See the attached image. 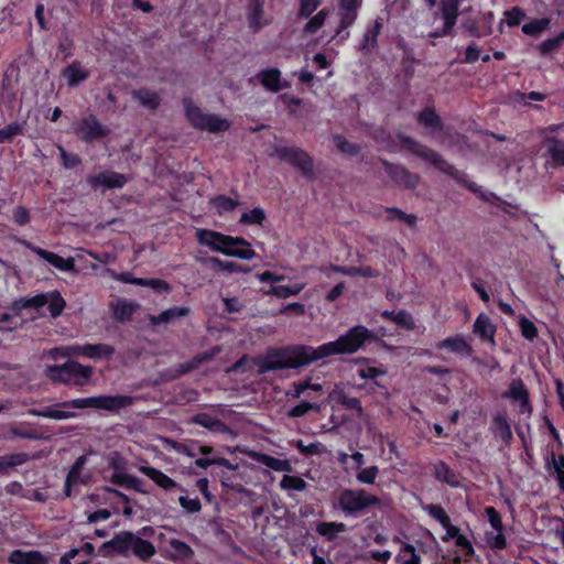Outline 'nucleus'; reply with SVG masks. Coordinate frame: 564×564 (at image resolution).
Wrapping results in <instances>:
<instances>
[{
	"instance_id": "obj_41",
	"label": "nucleus",
	"mask_w": 564,
	"mask_h": 564,
	"mask_svg": "<svg viewBox=\"0 0 564 564\" xmlns=\"http://www.w3.org/2000/svg\"><path fill=\"white\" fill-rule=\"evenodd\" d=\"M263 15V0H250L248 7V22L249 26L253 31H258L262 28L261 22Z\"/></svg>"
},
{
	"instance_id": "obj_11",
	"label": "nucleus",
	"mask_w": 564,
	"mask_h": 564,
	"mask_svg": "<svg viewBox=\"0 0 564 564\" xmlns=\"http://www.w3.org/2000/svg\"><path fill=\"white\" fill-rule=\"evenodd\" d=\"M26 300L29 308H41L48 304V312L52 318L61 316L66 307V301L57 290L47 293H39L34 296L28 297Z\"/></svg>"
},
{
	"instance_id": "obj_10",
	"label": "nucleus",
	"mask_w": 564,
	"mask_h": 564,
	"mask_svg": "<svg viewBox=\"0 0 564 564\" xmlns=\"http://www.w3.org/2000/svg\"><path fill=\"white\" fill-rule=\"evenodd\" d=\"M122 556L124 557L132 554L140 561L147 562L155 554V547L150 541L135 535L131 531H122Z\"/></svg>"
},
{
	"instance_id": "obj_50",
	"label": "nucleus",
	"mask_w": 564,
	"mask_h": 564,
	"mask_svg": "<svg viewBox=\"0 0 564 564\" xmlns=\"http://www.w3.org/2000/svg\"><path fill=\"white\" fill-rule=\"evenodd\" d=\"M22 134H24L23 124L18 121H13L7 124L4 128L0 129V144L9 143L13 140L14 137Z\"/></svg>"
},
{
	"instance_id": "obj_58",
	"label": "nucleus",
	"mask_w": 564,
	"mask_h": 564,
	"mask_svg": "<svg viewBox=\"0 0 564 564\" xmlns=\"http://www.w3.org/2000/svg\"><path fill=\"white\" fill-rule=\"evenodd\" d=\"M321 4L322 0H300V8L297 12L299 18H310Z\"/></svg>"
},
{
	"instance_id": "obj_34",
	"label": "nucleus",
	"mask_w": 564,
	"mask_h": 564,
	"mask_svg": "<svg viewBox=\"0 0 564 564\" xmlns=\"http://www.w3.org/2000/svg\"><path fill=\"white\" fill-rule=\"evenodd\" d=\"M133 99L138 100L140 105L150 109L156 110L161 105V97L156 91L149 88H140L132 91Z\"/></svg>"
},
{
	"instance_id": "obj_20",
	"label": "nucleus",
	"mask_w": 564,
	"mask_h": 564,
	"mask_svg": "<svg viewBox=\"0 0 564 564\" xmlns=\"http://www.w3.org/2000/svg\"><path fill=\"white\" fill-rule=\"evenodd\" d=\"M93 187L104 186L106 188H122L127 183V177L118 172H100L87 178Z\"/></svg>"
},
{
	"instance_id": "obj_8",
	"label": "nucleus",
	"mask_w": 564,
	"mask_h": 564,
	"mask_svg": "<svg viewBox=\"0 0 564 564\" xmlns=\"http://www.w3.org/2000/svg\"><path fill=\"white\" fill-rule=\"evenodd\" d=\"M274 152L280 161L290 163L306 178H314L313 160L306 151L296 147H276Z\"/></svg>"
},
{
	"instance_id": "obj_36",
	"label": "nucleus",
	"mask_w": 564,
	"mask_h": 564,
	"mask_svg": "<svg viewBox=\"0 0 564 564\" xmlns=\"http://www.w3.org/2000/svg\"><path fill=\"white\" fill-rule=\"evenodd\" d=\"M375 361V359L367 357H360L356 359V364L364 365L357 370V373L361 379L376 380L378 377L384 376L387 373V369L384 367H373L369 365L370 362Z\"/></svg>"
},
{
	"instance_id": "obj_57",
	"label": "nucleus",
	"mask_w": 564,
	"mask_h": 564,
	"mask_svg": "<svg viewBox=\"0 0 564 564\" xmlns=\"http://www.w3.org/2000/svg\"><path fill=\"white\" fill-rule=\"evenodd\" d=\"M519 328L521 330V335L530 341L538 337L539 333L535 324L524 316L519 319Z\"/></svg>"
},
{
	"instance_id": "obj_26",
	"label": "nucleus",
	"mask_w": 564,
	"mask_h": 564,
	"mask_svg": "<svg viewBox=\"0 0 564 564\" xmlns=\"http://www.w3.org/2000/svg\"><path fill=\"white\" fill-rule=\"evenodd\" d=\"M32 251L37 254L41 259H44L50 264L61 271H73L75 269V261L73 258H63L59 254L42 249L40 247H33Z\"/></svg>"
},
{
	"instance_id": "obj_6",
	"label": "nucleus",
	"mask_w": 564,
	"mask_h": 564,
	"mask_svg": "<svg viewBox=\"0 0 564 564\" xmlns=\"http://www.w3.org/2000/svg\"><path fill=\"white\" fill-rule=\"evenodd\" d=\"M183 107L187 121L197 130L212 133L225 132L230 128V122L215 113H205L194 104L191 97L183 98Z\"/></svg>"
},
{
	"instance_id": "obj_38",
	"label": "nucleus",
	"mask_w": 564,
	"mask_h": 564,
	"mask_svg": "<svg viewBox=\"0 0 564 564\" xmlns=\"http://www.w3.org/2000/svg\"><path fill=\"white\" fill-rule=\"evenodd\" d=\"M205 263H209L215 270L228 272V273H248L250 269L234 261H224L216 257H208L203 260Z\"/></svg>"
},
{
	"instance_id": "obj_32",
	"label": "nucleus",
	"mask_w": 564,
	"mask_h": 564,
	"mask_svg": "<svg viewBox=\"0 0 564 564\" xmlns=\"http://www.w3.org/2000/svg\"><path fill=\"white\" fill-rule=\"evenodd\" d=\"M188 314H189L188 307L173 306V307H170V308L161 312L159 315H150L149 321H150L151 325L158 326L161 324H167L175 318L187 316Z\"/></svg>"
},
{
	"instance_id": "obj_3",
	"label": "nucleus",
	"mask_w": 564,
	"mask_h": 564,
	"mask_svg": "<svg viewBox=\"0 0 564 564\" xmlns=\"http://www.w3.org/2000/svg\"><path fill=\"white\" fill-rule=\"evenodd\" d=\"M398 140L401 145L409 150L411 153L416 155L417 158L430 162L435 169L441 171L442 173L448 175L451 178L455 180L457 183L462 184L471 193L478 195L482 189L481 186L476 184L475 182L468 181L467 176L464 172L457 170L453 164L447 162L438 152L427 148L424 144H421L414 138L405 135L403 133L397 134Z\"/></svg>"
},
{
	"instance_id": "obj_42",
	"label": "nucleus",
	"mask_w": 564,
	"mask_h": 564,
	"mask_svg": "<svg viewBox=\"0 0 564 564\" xmlns=\"http://www.w3.org/2000/svg\"><path fill=\"white\" fill-rule=\"evenodd\" d=\"M316 531L328 541H333L337 538L338 533L346 531V525L343 522H319Z\"/></svg>"
},
{
	"instance_id": "obj_48",
	"label": "nucleus",
	"mask_w": 564,
	"mask_h": 564,
	"mask_svg": "<svg viewBox=\"0 0 564 564\" xmlns=\"http://www.w3.org/2000/svg\"><path fill=\"white\" fill-rule=\"evenodd\" d=\"M267 215L263 208L254 207L249 212L242 213L239 223L242 225H259L262 226Z\"/></svg>"
},
{
	"instance_id": "obj_12",
	"label": "nucleus",
	"mask_w": 564,
	"mask_h": 564,
	"mask_svg": "<svg viewBox=\"0 0 564 564\" xmlns=\"http://www.w3.org/2000/svg\"><path fill=\"white\" fill-rule=\"evenodd\" d=\"M383 169L388 176L393 181L397 186L414 189L420 183V176L409 171L401 164L391 163L386 159H380Z\"/></svg>"
},
{
	"instance_id": "obj_7",
	"label": "nucleus",
	"mask_w": 564,
	"mask_h": 564,
	"mask_svg": "<svg viewBox=\"0 0 564 564\" xmlns=\"http://www.w3.org/2000/svg\"><path fill=\"white\" fill-rule=\"evenodd\" d=\"M381 505V499L365 489H344L338 497V507L346 516L364 513L370 507Z\"/></svg>"
},
{
	"instance_id": "obj_51",
	"label": "nucleus",
	"mask_w": 564,
	"mask_h": 564,
	"mask_svg": "<svg viewBox=\"0 0 564 564\" xmlns=\"http://www.w3.org/2000/svg\"><path fill=\"white\" fill-rule=\"evenodd\" d=\"M306 486V481L299 476L284 475L280 481V487L283 490L303 491Z\"/></svg>"
},
{
	"instance_id": "obj_54",
	"label": "nucleus",
	"mask_w": 564,
	"mask_h": 564,
	"mask_svg": "<svg viewBox=\"0 0 564 564\" xmlns=\"http://www.w3.org/2000/svg\"><path fill=\"white\" fill-rule=\"evenodd\" d=\"M86 463H87L86 455H80L79 457L76 458V460L72 465V467L68 470V474L66 476L68 478V481H76L78 484L86 482V480H84L80 477L82 470H83L84 466L86 465Z\"/></svg>"
},
{
	"instance_id": "obj_45",
	"label": "nucleus",
	"mask_w": 564,
	"mask_h": 564,
	"mask_svg": "<svg viewBox=\"0 0 564 564\" xmlns=\"http://www.w3.org/2000/svg\"><path fill=\"white\" fill-rule=\"evenodd\" d=\"M336 401L345 409L355 411L357 416H361L364 414L361 402L356 397H349L344 391H339L336 395Z\"/></svg>"
},
{
	"instance_id": "obj_61",
	"label": "nucleus",
	"mask_w": 564,
	"mask_h": 564,
	"mask_svg": "<svg viewBox=\"0 0 564 564\" xmlns=\"http://www.w3.org/2000/svg\"><path fill=\"white\" fill-rule=\"evenodd\" d=\"M12 221L20 227L30 224V221H31L30 210L24 206H21V205L17 206L12 210Z\"/></svg>"
},
{
	"instance_id": "obj_64",
	"label": "nucleus",
	"mask_w": 564,
	"mask_h": 564,
	"mask_svg": "<svg viewBox=\"0 0 564 564\" xmlns=\"http://www.w3.org/2000/svg\"><path fill=\"white\" fill-rule=\"evenodd\" d=\"M507 24L510 28L518 26L525 17L524 11L519 7H513L505 12Z\"/></svg>"
},
{
	"instance_id": "obj_17",
	"label": "nucleus",
	"mask_w": 564,
	"mask_h": 564,
	"mask_svg": "<svg viewBox=\"0 0 564 564\" xmlns=\"http://www.w3.org/2000/svg\"><path fill=\"white\" fill-rule=\"evenodd\" d=\"M57 370L68 372L74 386L86 384L93 376V368L90 366H84L75 360H67L66 362L62 364L61 368Z\"/></svg>"
},
{
	"instance_id": "obj_21",
	"label": "nucleus",
	"mask_w": 564,
	"mask_h": 564,
	"mask_svg": "<svg viewBox=\"0 0 564 564\" xmlns=\"http://www.w3.org/2000/svg\"><path fill=\"white\" fill-rule=\"evenodd\" d=\"M460 0H441L440 11L443 19V32L453 33L459 15Z\"/></svg>"
},
{
	"instance_id": "obj_31",
	"label": "nucleus",
	"mask_w": 564,
	"mask_h": 564,
	"mask_svg": "<svg viewBox=\"0 0 564 564\" xmlns=\"http://www.w3.org/2000/svg\"><path fill=\"white\" fill-rule=\"evenodd\" d=\"M474 333L482 340L494 341L496 334V326L492 324L490 317L485 313H480L474 323Z\"/></svg>"
},
{
	"instance_id": "obj_62",
	"label": "nucleus",
	"mask_w": 564,
	"mask_h": 564,
	"mask_svg": "<svg viewBox=\"0 0 564 564\" xmlns=\"http://www.w3.org/2000/svg\"><path fill=\"white\" fill-rule=\"evenodd\" d=\"M178 503L188 513H197L202 510V503L197 497L188 498L187 496H180Z\"/></svg>"
},
{
	"instance_id": "obj_53",
	"label": "nucleus",
	"mask_w": 564,
	"mask_h": 564,
	"mask_svg": "<svg viewBox=\"0 0 564 564\" xmlns=\"http://www.w3.org/2000/svg\"><path fill=\"white\" fill-rule=\"evenodd\" d=\"M61 365H52L48 366L45 370L46 377L53 382L64 383V384H73L70 375L68 372L58 371Z\"/></svg>"
},
{
	"instance_id": "obj_24",
	"label": "nucleus",
	"mask_w": 564,
	"mask_h": 564,
	"mask_svg": "<svg viewBox=\"0 0 564 564\" xmlns=\"http://www.w3.org/2000/svg\"><path fill=\"white\" fill-rule=\"evenodd\" d=\"M490 431L497 440H500L506 446L511 444L513 438L511 426L503 413H497L492 416Z\"/></svg>"
},
{
	"instance_id": "obj_59",
	"label": "nucleus",
	"mask_w": 564,
	"mask_h": 564,
	"mask_svg": "<svg viewBox=\"0 0 564 564\" xmlns=\"http://www.w3.org/2000/svg\"><path fill=\"white\" fill-rule=\"evenodd\" d=\"M62 164L65 169H74L82 163V159L76 153H68L63 147L58 148Z\"/></svg>"
},
{
	"instance_id": "obj_63",
	"label": "nucleus",
	"mask_w": 564,
	"mask_h": 564,
	"mask_svg": "<svg viewBox=\"0 0 564 564\" xmlns=\"http://www.w3.org/2000/svg\"><path fill=\"white\" fill-rule=\"evenodd\" d=\"M319 406L316 403H311L308 401H302L299 404L294 405L289 411V416L291 417H301L307 414L311 410H318Z\"/></svg>"
},
{
	"instance_id": "obj_56",
	"label": "nucleus",
	"mask_w": 564,
	"mask_h": 564,
	"mask_svg": "<svg viewBox=\"0 0 564 564\" xmlns=\"http://www.w3.org/2000/svg\"><path fill=\"white\" fill-rule=\"evenodd\" d=\"M378 475H379V468H378V466L373 465V466H369V467L360 469L356 474V479L360 484L373 485L376 482Z\"/></svg>"
},
{
	"instance_id": "obj_55",
	"label": "nucleus",
	"mask_w": 564,
	"mask_h": 564,
	"mask_svg": "<svg viewBox=\"0 0 564 564\" xmlns=\"http://www.w3.org/2000/svg\"><path fill=\"white\" fill-rule=\"evenodd\" d=\"M262 463L275 471H291L292 466L288 459H280L270 455H263Z\"/></svg>"
},
{
	"instance_id": "obj_30",
	"label": "nucleus",
	"mask_w": 564,
	"mask_h": 564,
	"mask_svg": "<svg viewBox=\"0 0 564 564\" xmlns=\"http://www.w3.org/2000/svg\"><path fill=\"white\" fill-rule=\"evenodd\" d=\"M416 121L420 126L430 128L433 131H442L444 123L442 118L433 107H425L416 115Z\"/></svg>"
},
{
	"instance_id": "obj_4",
	"label": "nucleus",
	"mask_w": 564,
	"mask_h": 564,
	"mask_svg": "<svg viewBox=\"0 0 564 564\" xmlns=\"http://www.w3.org/2000/svg\"><path fill=\"white\" fill-rule=\"evenodd\" d=\"M197 242L210 248L215 252L242 260L257 258L256 251L243 237H232L212 229L199 228L195 232Z\"/></svg>"
},
{
	"instance_id": "obj_16",
	"label": "nucleus",
	"mask_w": 564,
	"mask_h": 564,
	"mask_svg": "<svg viewBox=\"0 0 564 564\" xmlns=\"http://www.w3.org/2000/svg\"><path fill=\"white\" fill-rule=\"evenodd\" d=\"M74 355L83 356L93 360L108 359L115 354V347L108 344H84L73 346Z\"/></svg>"
},
{
	"instance_id": "obj_35",
	"label": "nucleus",
	"mask_w": 564,
	"mask_h": 564,
	"mask_svg": "<svg viewBox=\"0 0 564 564\" xmlns=\"http://www.w3.org/2000/svg\"><path fill=\"white\" fill-rule=\"evenodd\" d=\"M167 544L171 549L170 558L174 562L188 561L194 556V550L181 540L170 539Z\"/></svg>"
},
{
	"instance_id": "obj_27",
	"label": "nucleus",
	"mask_w": 564,
	"mask_h": 564,
	"mask_svg": "<svg viewBox=\"0 0 564 564\" xmlns=\"http://www.w3.org/2000/svg\"><path fill=\"white\" fill-rule=\"evenodd\" d=\"M10 564H47V558L40 551H23L20 549L13 550L9 556Z\"/></svg>"
},
{
	"instance_id": "obj_29",
	"label": "nucleus",
	"mask_w": 564,
	"mask_h": 564,
	"mask_svg": "<svg viewBox=\"0 0 564 564\" xmlns=\"http://www.w3.org/2000/svg\"><path fill=\"white\" fill-rule=\"evenodd\" d=\"M192 423L203 426L210 432L226 434L229 432V427L216 416H213L206 412H199L192 417Z\"/></svg>"
},
{
	"instance_id": "obj_46",
	"label": "nucleus",
	"mask_w": 564,
	"mask_h": 564,
	"mask_svg": "<svg viewBox=\"0 0 564 564\" xmlns=\"http://www.w3.org/2000/svg\"><path fill=\"white\" fill-rule=\"evenodd\" d=\"M210 203L216 208L219 215H221L223 213H230L235 210L239 205L238 200L226 195H217L214 198H212Z\"/></svg>"
},
{
	"instance_id": "obj_40",
	"label": "nucleus",
	"mask_w": 564,
	"mask_h": 564,
	"mask_svg": "<svg viewBox=\"0 0 564 564\" xmlns=\"http://www.w3.org/2000/svg\"><path fill=\"white\" fill-rule=\"evenodd\" d=\"M122 531L115 534V536L99 546L98 554L104 557H111L113 555L122 556L123 551Z\"/></svg>"
},
{
	"instance_id": "obj_43",
	"label": "nucleus",
	"mask_w": 564,
	"mask_h": 564,
	"mask_svg": "<svg viewBox=\"0 0 564 564\" xmlns=\"http://www.w3.org/2000/svg\"><path fill=\"white\" fill-rule=\"evenodd\" d=\"M550 24L551 20L549 18L533 19L522 25V32L525 35L538 37L550 28Z\"/></svg>"
},
{
	"instance_id": "obj_2",
	"label": "nucleus",
	"mask_w": 564,
	"mask_h": 564,
	"mask_svg": "<svg viewBox=\"0 0 564 564\" xmlns=\"http://www.w3.org/2000/svg\"><path fill=\"white\" fill-rule=\"evenodd\" d=\"M133 403V398L130 395H95L88 398H78L58 402L52 406H44L41 409H31L29 413L34 416L52 419V420H68L76 416L75 412L68 411L69 409H97L116 412L121 409L128 408Z\"/></svg>"
},
{
	"instance_id": "obj_52",
	"label": "nucleus",
	"mask_w": 564,
	"mask_h": 564,
	"mask_svg": "<svg viewBox=\"0 0 564 564\" xmlns=\"http://www.w3.org/2000/svg\"><path fill=\"white\" fill-rule=\"evenodd\" d=\"M334 142L337 149L348 156H356L360 152V147L358 144L346 140L339 134L334 135Z\"/></svg>"
},
{
	"instance_id": "obj_39",
	"label": "nucleus",
	"mask_w": 564,
	"mask_h": 564,
	"mask_svg": "<svg viewBox=\"0 0 564 564\" xmlns=\"http://www.w3.org/2000/svg\"><path fill=\"white\" fill-rule=\"evenodd\" d=\"M28 453H14L0 456V474L8 475L9 470L29 462Z\"/></svg>"
},
{
	"instance_id": "obj_5",
	"label": "nucleus",
	"mask_w": 564,
	"mask_h": 564,
	"mask_svg": "<svg viewBox=\"0 0 564 564\" xmlns=\"http://www.w3.org/2000/svg\"><path fill=\"white\" fill-rule=\"evenodd\" d=\"M423 510L446 530V533L441 538L443 542L446 543L454 540L455 545L460 550L465 561H469L475 555L471 541L460 533L458 527L452 524L449 516L441 505H425Z\"/></svg>"
},
{
	"instance_id": "obj_22",
	"label": "nucleus",
	"mask_w": 564,
	"mask_h": 564,
	"mask_svg": "<svg viewBox=\"0 0 564 564\" xmlns=\"http://www.w3.org/2000/svg\"><path fill=\"white\" fill-rule=\"evenodd\" d=\"M260 84L269 91L279 93L281 89L289 88L291 85L288 80L281 79V70L279 68H265L258 73Z\"/></svg>"
},
{
	"instance_id": "obj_1",
	"label": "nucleus",
	"mask_w": 564,
	"mask_h": 564,
	"mask_svg": "<svg viewBox=\"0 0 564 564\" xmlns=\"http://www.w3.org/2000/svg\"><path fill=\"white\" fill-rule=\"evenodd\" d=\"M377 336L364 325L350 327L336 340L318 347L295 344L279 348L269 347L265 354L258 357L256 365L260 373L269 371L300 369L321 359L335 355H351L357 352L367 341H373Z\"/></svg>"
},
{
	"instance_id": "obj_14",
	"label": "nucleus",
	"mask_w": 564,
	"mask_h": 564,
	"mask_svg": "<svg viewBox=\"0 0 564 564\" xmlns=\"http://www.w3.org/2000/svg\"><path fill=\"white\" fill-rule=\"evenodd\" d=\"M502 398L517 402L521 414L532 413L533 408L530 401V394L522 379H512L508 390L502 393Z\"/></svg>"
},
{
	"instance_id": "obj_9",
	"label": "nucleus",
	"mask_w": 564,
	"mask_h": 564,
	"mask_svg": "<svg viewBox=\"0 0 564 564\" xmlns=\"http://www.w3.org/2000/svg\"><path fill=\"white\" fill-rule=\"evenodd\" d=\"M72 130L86 143H91L96 140L106 138L110 132V130L102 126L98 118L93 113L73 123Z\"/></svg>"
},
{
	"instance_id": "obj_19",
	"label": "nucleus",
	"mask_w": 564,
	"mask_h": 564,
	"mask_svg": "<svg viewBox=\"0 0 564 564\" xmlns=\"http://www.w3.org/2000/svg\"><path fill=\"white\" fill-rule=\"evenodd\" d=\"M61 76L69 88H75L89 78L90 72L82 65L80 61L75 59L62 69Z\"/></svg>"
},
{
	"instance_id": "obj_60",
	"label": "nucleus",
	"mask_w": 564,
	"mask_h": 564,
	"mask_svg": "<svg viewBox=\"0 0 564 564\" xmlns=\"http://www.w3.org/2000/svg\"><path fill=\"white\" fill-rule=\"evenodd\" d=\"M394 323L406 330H413L415 328V322L412 315L405 310H400L394 316Z\"/></svg>"
},
{
	"instance_id": "obj_28",
	"label": "nucleus",
	"mask_w": 564,
	"mask_h": 564,
	"mask_svg": "<svg viewBox=\"0 0 564 564\" xmlns=\"http://www.w3.org/2000/svg\"><path fill=\"white\" fill-rule=\"evenodd\" d=\"M435 348L441 349H447L452 352L463 355V356H470L473 352L471 346L465 340V338L462 335H456L454 337H447L443 340H440L436 343Z\"/></svg>"
},
{
	"instance_id": "obj_23",
	"label": "nucleus",
	"mask_w": 564,
	"mask_h": 564,
	"mask_svg": "<svg viewBox=\"0 0 564 564\" xmlns=\"http://www.w3.org/2000/svg\"><path fill=\"white\" fill-rule=\"evenodd\" d=\"M139 310V304L135 302H128L127 300L119 299L110 303V311L112 318L121 324L130 322L133 314Z\"/></svg>"
},
{
	"instance_id": "obj_33",
	"label": "nucleus",
	"mask_w": 564,
	"mask_h": 564,
	"mask_svg": "<svg viewBox=\"0 0 564 564\" xmlns=\"http://www.w3.org/2000/svg\"><path fill=\"white\" fill-rule=\"evenodd\" d=\"M433 476L436 480L447 484L453 488H456L459 485L455 473L444 460H437L433 465Z\"/></svg>"
},
{
	"instance_id": "obj_37",
	"label": "nucleus",
	"mask_w": 564,
	"mask_h": 564,
	"mask_svg": "<svg viewBox=\"0 0 564 564\" xmlns=\"http://www.w3.org/2000/svg\"><path fill=\"white\" fill-rule=\"evenodd\" d=\"M109 480L111 484L122 487L124 489L143 492V490L141 488L142 480L133 475L126 474L123 471L122 473H113Z\"/></svg>"
},
{
	"instance_id": "obj_49",
	"label": "nucleus",
	"mask_w": 564,
	"mask_h": 564,
	"mask_svg": "<svg viewBox=\"0 0 564 564\" xmlns=\"http://www.w3.org/2000/svg\"><path fill=\"white\" fill-rule=\"evenodd\" d=\"M386 212L388 220H400L405 223L411 228L415 227L416 225L417 218L413 214H406L398 207H388Z\"/></svg>"
},
{
	"instance_id": "obj_47",
	"label": "nucleus",
	"mask_w": 564,
	"mask_h": 564,
	"mask_svg": "<svg viewBox=\"0 0 564 564\" xmlns=\"http://www.w3.org/2000/svg\"><path fill=\"white\" fill-rule=\"evenodd\" d=\"M329 15V9L323 8L314 17H312L304 26L306 34H315L325 23Z\"/></svg>"
},
{
	"instance_id": "obj_13",
	"label": "nucleus",
	"mask_w": 564,
	"mask_h": 564,
	"mask_svg": "<svg viewBox=\"0 0 564 564\" xmlns=\"http://www.w3.org/2000/svg\"><path fill=\"white\" fill-rule=\"evenodd\" d=\"M359 8L360 2L358 0H339V23L336 29V35L341 36V40L345 41L349 37L350 33L347 30L355 24Z\"/></svg>"
},
{
	"instance_id": "obj_18",
	"label": "nucleus",
	"mask_w": 564,
	"mask_h": 564,
	"mask_svg": "<svg viewBox=\"0 0 564 564\" xmlns=\"http://www.w3.org/2000/svg\"><path fill=\"white\" fill-rule=\"evenodd\" d=\"M140 473L149 477L158 487L162 488L165 491H172L174 489H178L183 492H186V489L178 485L174 479L169 477L162 470L152 467V466H140Z\"/></svg>"
},
{
	"instance_id": "obj_25",
	"label": "nucleus",
	"mask_w": 564,
	"mask_h": 564,
	"mask_svg": "<svg viewBox=\"0 0 564 564\" xmlns=\"http://www.w3.org/2000/svg\"><path fill=\"white\" fill-rule=\"evenodd\" d=\"M383 28V21L381 18H377L372 25H369L362 36V40L357 45L359 52H370L378 47V36L380 35Z\"/></svg>"
},
{
	"instance_id": "obj_44",
	"label": "nucleus",
	"mask_w": 564,
	"mask_h": 564,
	"mask_svg": "<svg viewBox=\"0 0 564 564\" xmlns=\"http://www.w3.org/2000/svg\"><path fill=\"white\" fill-rule=\"evenodd\" d=\"M194 465L203 469H206L212 465L223 466L229 470H235L237 468V466L234 465L229 459L218 455L196 458Z\"/></svg>"
},
{
	"instance_id": "obj_15",
	"label": "nucleus",
	"mask_w": 564,
	"mask_h": 564,
	"mask_svg": "<svg viewBox=\"0 0 564 564\" xmlns=\"http://www.w3.org/2000/svg\"><path fill=\"white\" fill-rule=\"evenodd\" d=\"M546 164L553 169L564 167V140L551 135L543 139Z\"/></svg>"
}]
</instances>
